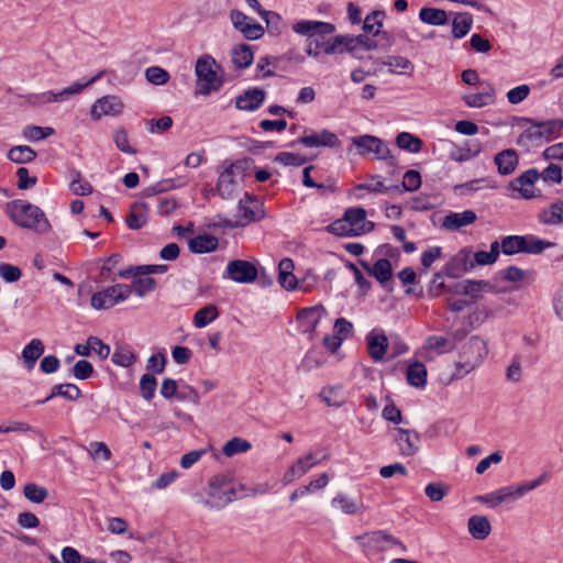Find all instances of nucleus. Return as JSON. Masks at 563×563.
I'll return each mask as SVG.
<instances>
[{
	"instance_id": "nucleus-16",
	"label": "nucleus",
	"mask_w": 563,
	"mask_h": 563,
	"mask_svg": "<svg viewBox=\"0 0 563 563\" xmlns=\"http://www.w3.org/2000/svg\"><path fill=\"white\" fill-rule=\"evenodd\" d=\"M388 345V338L382 330L374 329L366 335L367 352L375 362L384 358Z\"/></svg>"
},
{
	"instance_id": "nucleus-41",
	"label": "nucleus",
	"mask_w": 563,
	"mask_h": 563,
	"mask_svg": "<svg viewBox=\"0 0 563 563\" xmlns=\"http://www.w3.org/2000/svg\"><path fill=\"white\" fill-rule=\"evenodd\" d=\"M563 220V201L556 200L549 209L543 210L540 213V221L545 224H560Z\"/></svg>"
},
{
	"instance_id": "nucleus-63",
	"label": "nucleus",
	"mask_w": 563,
	"mask_h": 563,
	"mask_svg": "<svg viewBox=\"0 0 563 563\" xmlns=\"http://www.w3.org/2000/svg\"><path fill=\"white\" fill-rule=\"evenodd\" d=\"M444 276H445V274L443 273V268L433 275L430 288L428 290V294L430 297L435 298V297H439L442 292H444V291L446 292L449 285H446L443 282Z\"/></svg>"
},
{
	"instance_id": "nucleus-20",
	"label": "nucleus",
	"mask_w": 563,
	"mask_h": 563,
	"mask_svg": "<svg viewBox=\"0 0 563 563\" xmlns=\"http://www.w3.org/2000/svg\"><path fill=\"white\" fill-rule=\"evenodd\" d=\"M318 307L302 308L297 313V321L299 322V330L301 333H308L309 339L313 336V332L320 322Z\"/></svg>"
},
{
	"instance_id": "nucleus-44",
	"label": "nucleus",
	"mask_w": 563,
	"mask_h": 563,
	"mask_svg": "<svg viewBox=\"0 0 563 563\" xmlns=\"http://www.w3.org/2000/svg\"><path fill=\"white\" fill-rule=\"evenodd\" d=\"M142 276L143 275L132 276L134 279L132 282V285L130 286L132 288V292H134L139 297H144L148 292L154 291L157 286L155 278L151 276Z\"/></svg>"
},
{
	"instance_id": "nucleus-58",
	"label": "nucleus",
	"mask_w": 563,
	"mask_h": 563,
	"mask_svg": "<svg viewBox=\"0 0 563 563\" xmlns=\"http://www.w3.org/2000/svg\"><path fill=\"white\" fill-rule=\"evenodd\" d=\"M366 210L362 207H352L345 210L343 218L351 228L360 227L366 219Z\"/></svg>"
},
{
	"instance_id": "nucleus-32",
	"label": "nucleus",
	"mask_w": 563,
	"mask_h": 563,
	"mask_svg": "<svg viewBox=\"0 0 563 563\" xmlns=\"http://www.w3.org/2000/svg\"><path fill=\"white\" fill-rule=\"evenodd\" d=\"M231 57L232 63L236 68L244 69L252 65L254 59V52L252 46L242 43L232 48Z\"/></svg>"
},
{
	"instance_id": "nucleus-46",
	"label": "nucleus",
	"mask_w": 563,
	"mask_h": 563,
	"mask_svg": "<svg viewBox=\"0 0 563 563\" xmlns=\"http://www.w3.org/2000/svg\"><path fill=\"white\" fill-rule=\"evenodd\" d=\"M233 175L231 174V170L224 169L218 179L217 183V191L223 199H229L233 196L234 192V179Z\"/></svg>"
},
{
	"instance_id": "nucleus-37",
	"label": "nucleus",
	"mask_w": 563,
	"mask_h": 563,
	"mask_svg": "<svg viewBox=\"0 0 563 563\" xmlns=\"http://www.w3.org/2000/svg\"><path fill=\"white\" fill-rule=\"evenodd\" d=\"M111 361L122 367H131L137 361V356L128 344L117 345Z\"/></svg>"
},
{
	"instance_id": "nucleus-49",
	"label": "nucleus",
	"mask_w": 563,
	"mask_h": 563,
	"mask_svg": "<svg viewBox=\"0 0 563 563\" xmlns=\"http://www.w3.org/2000/svg\"><path fill=\"white\" fill-rule=\"evenodd\" d=\"M252 448L247 440L242 438H232L222 448V452L225 456L231 457L239 453L247 452Z\"/></svg>"
},
{
	"instance_id": "nucleus-6",
	"label": "nucleus",
	"mask_w": 563,
	"mask_h": 563,
	"mask_svg": "<svg viewBox=\"0 0 563 563\" xmlns=\"http://www.w3.org/2000/svg\"><path fill=\"white\" fill-rule=\"evenodd\" d=\"M214 65L216 60L210 55L198 58L195 69L197 76L196 93L209 96L211 92L219 91L222 88L224 80L213 69Z\"/></svg>"
},
{
	"instance_id": "nucleus-45",
	"label": "nucleus",
	"mask_w": 563,
	"mask_h": 563,
	"mask_svg": "<svg viewBox=\"0 0 563 563\" xmlns=\"http://www.w3.org/2000/svg\"><path fill=\"white\" fill-rule=\"evenodd\" d=\"M55 133L51 126H38L34 124L25 125L22 131V136L31 142L42 141Z\"/></svg>"
},
{
	"instance_id": "nucleus-51",
	"label": "nucleus",
	"mask_w": 563,
	"mask_h": 563,
	"mask_svg": "<svg viewBox=\"0 0 563 563\" xmlns=\"http://www.w3.org/2000/svg\"><path fill=\"white\" fill-rule=\"evenodd\" d=\"M376 30L374 32V36L377 37L376 44L377 49H388L395 44V34L388 31L382 30L383 20L376 21Z\"/></svg>"
},
{
	"instance_id": "nucleus-34",
	"label": "nucleus",
	"mask_w": 563,
	"mask_h": 563,
	"mask_svg": "<svg viewBox=\"0 0 563 563\" xmlns=\"http://www.w3.org/2000/svg\"><path fill=\"white\" fill-rule=\"evenodd\" d=\"M45 346L40 339H33L29 344H26L22 351V357L24 360V364L29 369H32L36 361L44 353Z\"/></svg>"
},
{
	"instance_id": "nucleus-59",
	"label": "nucleus",
	"mask_w": 563,
	"mask_h": 563,
	"mask_svg": "<svg viewBox=\"0 0 563 563\" xmlns=\"http://www.w3.org/2000/svg\"><path fill=\"white\" fill-rule=\"evenodd\" d=\"M15 175L18 177L16 187L20 190L31 189L37 184V177L30 176L26 167H19Z\"/></svg>"
},
{
	"instance_id": "nucleus-54",
	"label": "nucleus",
	"mask_w": 563,
	"mask_h": 563,
	"mask_svg": "<svg viewBox=\"0 0 563 563\" xmlns=\"http://www.w3.org/2000/svg\"><path fill=\"white\" fill-rule=\"evenodd\" d=\"M352 143L357 148V153L365 156L372 152L373 145L378 143V137L369 134L358 135L352 139Z\"/></svg>"
},
{
	"instance_id": "nucleus-60",
	"label": "nucleus",
	"mask_w": 563,
	"mask_h": 563,
	"mask_svg": "<svg viewBox=\"0 0 563 563\" xmlns=\"http://www.w3.org/2000/svg\"><path fill=\"white\" fill-rule=\"evenodd\" d=\"M527 274L534 275V272H526L518 266L511 265L500 271L501 278L506 282L518 283L525 279Z\"/></svg>"
},
{
	"instance_id": "nucleus-61",
	"label": "nucleus",
	"mask_w": 563,
	"mask_h": 563,
	"mask_svg": "<svg viewBox=\"0 0 563 563\" xmlns=\"http://www.w3.org/2000/svg\"><path fill=\"white\" fill-rule=\"evenodd\" d=\"M260 15L265 20L271 34L275 35L280 33L282 18L278 13L273 11H260Z\"/></svg>"
},
{
	"instance_id": "nucleus-56",
	"label": "nucleus",
	"mask_w": 563,
	"mask_h": 563,
	"mask_svg": "<svg viewBox=\"0 0 563 563\" xmlns=\"http://www.w3.org/2000/svg\"><path fill=\"white\" fill-rule=\"evenodd\" d=\"M122 262V255L119 253L111 254L103 263L100 269V277L106 280L114 282L112 276L113 268Z\"/></svg>"
},
{
	"instance_id": "nucleus-35",
	"label": "nucleus",
	"mask_w": 563,
	"mask_h": 563,
	"mask_svg": "<svg viewBox=\"0 0 563 563\" xmlns=\"http://www.w3.org/2000/svg\"><path fill=\"white\" fill-rule=\"evenodd\" d=\"M148 207L146 203H134L132 206V211L126 216L125 222L129 229L131 230H140L142 229L146 222V211Z\"/></svg>"
},
{
	"instance_id": "nucleus-24",
	"label": "nucleus",
	"mask_w": 563,
	"mask_h": 563,
	"mask_svg": "<svg viewBox=\"0 0 563 563\" xmlns=\"http://www.w3.org/2000/svg\"><path fill=\"white\" fill-rule=\"evenodd\" d=\"M537 124L540 131L541 145L554 141L560 137L563 132V119L537 120Z\"/></svg>"
},
{
	"instance_id": "nucleus-50",
	"label": "nucleus",
	"mask_w": 563,
	"mask_h": 563,
	"mask_svg": "<svg viewBox=\"0 0 563 563\" xmlns=\"http://www.w3.org/2000/svg\"><path fill=\"white\" fill-rule=\"evenodd\" d=\"M23 495L27 500L41 504L48 497V490L35 483H27L23 488Z\"/></svg>"
},
{
	"instance_id": "nucleus-31",
	"label": "nucleus",
	"mask_w": 563,
	"mask_h": 563,
	"mask_svg": "<svg viewBox=\"0 0 563 563\" xmlns=\"http://www.w3.org/2000/svg\"><path fill=\"white\" fill-rule=\"evenodd\" d=\"M473 26V15L470 12L455 13L452 20V35L454 38L465 37Z\"/></svg>"
},
{
	"instance_id": "nucleus-47",
	"label": "nucleus",
	"mask_w": 563,
	"mask_h": 563,
	"mask_svg": "<svg viewBox=\"0 0 563 563\" xmlns=\"http://www.w3.org/2000/svg\"><path fill=\"white\" fill-rule=\"evenodd\" d=\"M325 230L336 236H357L361 234L360 230L351 228L344 218L333 221Z\"/></svg>"
},
{
	"instance_id": "nucleus-9",
	"label": "nucleus",
	"mask_w": 563,
	"mask_h": 563,
	"mask_svg": "<svg viewBox=\"0 0 563 563\" xmlns=\"http://www.w3.org/2000/svg\"><path fill=\"white\" fill-rule=\"evenodd\" d=\"M296 144H301L305 147H339L341 141L338 135L327 129L319 132H314L310 129H305L303 135L298 137L296 141L290 142L287 146L295 147Z\"/></svg>"
},
{
	"instance_id": "nucleus-30",
	"label": "nucleus",
	"mask_w": 563,
	"mask_h": 563,
	"mask_svg": "<svg viewBox=\"0 0 563 563\" xmlns=\"http://www.w3.org/2000/svg\"><path fill=\"white\" fill-rule=\"evenodd\" d=\"M428 371L422 362L415 361L407 367L406 378L410 386L423 388L427 385Z\"/></svg>"
},
{
	"instance_id": "nucleus-28",
	"label": "nucleus",
	"mask_w": 563,
	"mask_h": 563,
	"mask_svg": "<svg viewBox=\"0 0 563 563\" xmlns=\"http://www.w3.org/2000/svg\"><path fill=\"white\" fill-rule=\"evenodd\" d=\"M56 396H60L69 401H76L81 396V390L75 384H58L52 388V391L47 397L42 400H37L35 404L43 405Z\"/></svg>"
},
{
	"instance_id": "nucleus-53",
	"label": "nucleus",
	"mask_w": 563,
	"mask_h": 563,
	"mask_svg": "<svg viewBox=\"0 0 563 563\" xmlns=\"http://www.w3.org/2000/svg\"><path fill=\"white\" fill-rule=\"evenodd\" d=\"M308 161L309 158L307 156L290 152H280L274 158V162L283 164L284 166L295 167L302 166Z\"/></svg>"
},
{
	"instance_id": "nucleus-36",
	"label": "nucleus",
	"mask_w": 563,
	"mask_h": 563,
	"mask_svg": "<svg viewBox=\"0 0 563 563\" xmlns=\"http://www.w3.org/2000/svg\"><path fill=\"white\" fill-rule=\"evenodd\" d=\"M7 157L15 164H27L36 158V152L27 145H18L8 151Z\"/></svg>"
},
{
	"instance_id": "nucleus-15",
	"label": "nucleus",
	"mask_w": 563,
	"mask_h": 563,
	"mask_svg": "<svg viewBox=\"0 0 563 563\" xmlns=\"http://www.w3.org/2000/svg\"><path fill=\"white\" fill-rule=\"evenodd\" d=\"M123 110V103L117 96L99 98L91 107L90 114L93 120H100L103 115H119Z\"/></svg>"
},
{
	"instance_id": "nucleus-42",
	"label": "nucleus",
	"mask_w": 563,
	"mask_h": 563,
	"mask_svg": "<svg viewBox=\"0 0 563 563\" xmlns=\"http://www.w3.org/2000/svg\"><path fill=\"white\" fill-rule=\"evenodd\" d=\"M397 146L410 153H419L422 148L423 142L420 137L409 133L400 132L396 137Z\"/></svg>"
},
{
	"instance_id": "nucleus-2",
	"label": "nucleus",
	"mask_w": 563,
	"mask_h": 563,
	"mask_svg": "<svg viewBox=\"0 0 563 563\" xmlns=\"http://www.w3.org/2000/svg\"><path fill=\"white\" fill-rule=\"evenodd\" d=\"M292 31L308 37L306 53L309 56L318 57L321 52L327 54L332 37L325 38V36L335 32V25L323 21L300 20L292 24Z\"/></svg>"
},
{
	"instance_id": "nucleus-1",
	"label": "nucleus",
	"mask_w": 563,
	"mask_h": 563,
	"mask_svg": "<svg viewBox=\"0 0 563 563\" xmlns=\"http://www.w3.org/2000/svg\"><path fill=\"white\" fill-rule=\"evenodd\" d=\"M5 213L18 227L36 233H47L52 227L44 211L27 200L15 199L5 203Z\"/></svg>"
},
{
	"instance_id": "nucleus-25",
	"label": "nucleus",
	"mask_w": 563,
	"mask_h": 563,
	"mask_svg": "<svg viewBox=\"0 0 563 563\" xmlns=\"http://www.w3.org/2000/svg\"><path fill=\"white\" fill-rule=\"evenodd\" d=\"M358 48L355 37L352 34H340L332 36V43L327 49L328 55L332 54H354Z\"/></svg>"
},
{
	"instance_id": "nucleus-8",
	"label": "nucleus",
	"mask_w": 563,
	"mask_h": 563,
	"mask_svg": "<svg viewBox=\"0 0 563 563\" xmlns=\"http://www.w3.org/2000/svg\"><path fill=\"white\" fill-rule=\"evenodd\" d=\"M132 294L129 285L115 284L104 290L97 291L91 296V306L97 310L109 309L117 303L124 301Z\"/></svg>"
},
{
	"instance_id": "nucleus-21",
	"label": "nucleus",
	"mask_w": 563,
	"mask_h": 563,
	"mask_svg": "<svg viewBox=\"0 0 563 563\" xmlns=\"http://www.w3.org/2000/svg\"><path fill=\"white\" fill-rule=\"evenodd\" d=\"M494 163L500 175H510L516 170L519 164V156L514 148L503 150L495 155Z\"/></svg>"
},
{
	"instance_id": "nucleus-52",
	"label": "nucleus",
	"mask_w": 563,
	"mask_h": 563,
	"mask_svg": "<svg viewBox=\"0 0 563 563\" xmlns=\"http://www.w3.org/2000/svg\"><path fill=\"white\" fill-rule=\"evenodd\" d=\"M156 388H157V380L153 374L146 373V374L142 375V377L140 379V391H141V396L145 400L150 401L153 399Z\"/></svg>"
},
{
	"instance_id": "nucleus-3",
	"label": "nucleus",
	"mask_w": 563,
	"mask_h": 563,
	"mask_svg": "<svg viewBox=\"0 0 563 563\" xmlns=\"http://www.w3.org/2000/svg\"><path fill=\"white\" fill-rule=\"evenodd\" d=\"M486 355V342L477 335L471 336L462 347V352L460 353L461 360L456 362V369L452 374L451 379L463 378L466 374L479 366Z\"/></svg>"
},
{
	"instance_id": "nucleus-39",
	"label": "nucleus",
	"mask_w": 563,
	"mask_h": 563,
	"mask_svg": "<svg viewBox=\"0 0 563 563\" xmlns=\"http://www.w3.org/2000/svg\"><path fill=\"white\" fill-rule=\"evenodd\" d=\"M421 186L420 173L415 169H409L405 173L404 179L400 185H393L394 191L401 194L405 191H416Z\"/></svg>"
},
{
	"instance_id": "nucleus-40",
	"label": "nucleus",
	"mask_w": 563,
	"mask_h": 563,
	"mask_svg": "<svg viewBox=\"0 0 563 563\" xmlns=\"http://www.w3.org/2000/svg\"><path fill=\"white\" fill-rule=\"evenodd\" d=\"M526 238L525 235H508L501 240V252L505 255H514L525 253Z\"/></svg>"
},
{
	"instance_id": "nucleus-17",
	"label": "nucleus",
	"mask_w": 563,
	"mask_h": 563,
	"mask_svg": "<svg viewBox=\"0 0 563 563\" xmlns=\"http://www.w3.org/2000/svg\"><path fill=\"white\" fill-rule=\"evenodd\" d=\"M518 124L523 126L530 124L523 132L517 137L516 144L521 147L529 146H541L540 131L537 124V120L531 118H519Z\"/></svg>"
},
{
	"instance_id": "nucleus-55",
	"label": "nucleus",
	"mask_w": 563,
	"mask_h": 563,
	"mask_svg": "<svg viewBox=\"0 0 563 563\" xmlns=\"http://www.w3.org/2000/svg\"><path fill=\"white\" fill-rule=\"evenodd\" d=\"M449 486L441 482H434L426 486L424 494L431 501H440L449 494Z\"/></svg>"
},
{
	"instance_id": "nucleus-4",
	"label": "nucleus",
	"mask_w": 563,
	"mask_h": 563,
	"mask_svg": "<svg viewBox=\"0 0 563 563\" xmlns=\"http://www.w3.org/2000/svg\"><path fill=\"white\" fill-rule=\"evenodd\" d=\"M103 75H104V70H101L96 76L88 79L87 81H85L82 84L79 81H76L71 86L64 88L59 92L45 91L42 93H27V95H22V93L15 92L14 96L16 98L23 99L24 102L31 107H40V106H43L46 103L59 102V101L66 100L68 97L73 96V95L80 93L86 87H88L89 85H91V84L96 82L97 80H99L100 78H102Z\"/></svg>"
},
{
	"instance_id": "nucleus-48",
	"label": "nucleus",
	"mask_w": 563,
	"mask_h": 563,
	"mask_svg": "<svg viewBox=\"0 0 563 563\" xmlns=\"http://www.w3.org/2000/svg\"><path fill=\"white\" fill-rule=\"evenodd\" d=\"M525 238H526L525 253H527V254H533V255L541 254L547 249L553 247L555 245V243H553V242L539 239L532 234H527V235H525Z\"/></svg>"
},
{
	"instance_id": "nucleus-14",
	"label": "nucleus",
	"mask_w": 563,
	"mask_h": 563,
	"mask_svg": "<svg viewBox=\"0 0 563 563\" xmlns=\"http://www.w3.org/2000/svg\"><path fill=\"white\" fill-rule=\"evenodd\" d=\"M394 440L399 448V452L402 456H413L419 451L420 435L417 431L396 428Z\"/></svg>"
},
{
	"instance_id": "nucleus-5",
	"label": "nucleus",
	"mask_w": 563,
	"mask_h": 563,
	"mask_svg": "<svg viewBox=\"0 0 563 563\" xmlns=\"http://www.w3.org/2000/svg\"><path fill=\"white\" fill-rule=\"evenodd\" d=\"M547 476V473H543L534 481L527 482L518 486H505L489 494L478 495L475 497V500L482 504H486L492 508H495L501 503L516 499L518 497H521L526 493L536 489L545 481Z\"/></svg>"
},
{
	"instance_id": "nucleus-7",
	"label": "nucleus",
	"mask_w": 563,
	"mask_h": 563,
	"mask_svg": "<svg viewBox=\"0 0 563 563\" xmlns=\"http://www.w3.org/2000/svg\"><path fill=\"white\" fill-rule=\"evenodd\" d=\"M355 540L367 555L385 552L393 547L400 548L402 552L407 551L406 545L400 540L383 530L366 532L355 537Z\"/></svg>"
},
{
	"instance_id": "nucleus-26",
	"label": "nucleus",
	"mask_w": 563,
	"mask_h": 563,
	"mask_svg": "<svg viewBox=\"0 0 563 563\" xmlns=\"http://www.w3.org/2000/svg\"><path fill=\"white\" fill-rule=\"evenodd\" d=\"M467 529L475 540H485L492 531V525L486 516L474 515L467 520Z\"/></svg>"
},
{
	"instance_id": "nucleus-19",
	"label": "nucleus",
	"mask_w": 563,
	"mask_h": 563,
	"mask_svg": "<svg viewBox=\"0 0 563 563\" xmlns=\"http://www.w3.org/2000/svg\"><path fill=\"white\" fill-rule=\"evenodd\" d=\"M540 178V173L537 168H530L519 175L515 180L510 183V187L514 190H518L521 194V197L525 199H531L537 197L533 190L528 188H522L523 186H533L534 183Z\"/></svg>"
},
{
	"instance_id": "nucleus-27",
	"label": "nucleus",
	"mask_w": 563,
	"mask_h": 563,
	"mask_svg": "<svg viewBox=\"0 0 563 563\" xmlns=\"http://www.w3.org/2000/svg\"><path fill=\"white\" fill-rule=\"evenodd\" d=\"M219 241L214 235L200 234L188 241V249L194 254H205L217 250Z\"/></svg>"
},
{
	"instance_id": "nucleus-62",
	"label": "nucleus",
	"mask_w": 563,
	"mask_h": 563,
	"mask_svg": "<svg viewBox=\"0 0 563 563\" xmlns=\"http://www.w3.org/2000/svg\"><path fill=\"white\" fill-rule=\"evenodd\" d=\"M22 276L20 267L9 264L0 263V277L7 283H15Z\"/></svg>"
},
{
	"instance_id": "nucleus-11",
	"label": "nucleus",
	"mask_w": 563,
	"mask_h": 563,
	"mask_svg": "<svg viewBox=\"0 0 563 563\" xmlns=\"http://www.w3.org/2000/svg\"><path fill=\"white\" fill-rule=\"evenodd\" d=\"M473 268H475V263L472 261V249L463 247L446 262L443 273L449 278H459Z\"/></svg>"
},
{
	"instance_id": "nucleus-18",
	"label": "nucleus",
	"mask_w": 563,
	"mask_h": 563,
	"mask_svg": "<svg viewBox=\"0 0 563 563\" xmlns=\"http://www.w3.org/2000/svg\"><path fill=\"white\" fill-rule=\"evenodd\" d=\"M265 91L261 88H250L235 99V107L242 111H255L265 100Z\"/></svg>"
},
{
	"instance_id": "nucleus-10",
	"label": "nucleus",
	"mask_w": 563,
	"mask_h": 563,
	"mask_svg": "<svg viewBox=\"0 0 563 563\" xmlns=\"http://www.w3.org/2000/svg\"><path fill=\"white\" fill-rule=\"evenodd\" d=\"M222 278L231 279L239 284H251L258 278V269L250 261L232 260L228 263Z\"/></svg>"
},
{
	"instance_id": "nucleus-43",
	"label": "nucleus",
	"mask_w": 563,
	"mask_h": 563,
	"mask_svg": "<svg viewBox=\"0 0 563 563\" xmlns=\"http://www.w3.org/2000/svg\"><path fill=\"white\" fill-rule=\"evenodd\" d=\"M319 397L322 401H324L329 407H341L345 398L343 396L341 387L335 386H327L323 387L319 394Z\"/></svg>"
},
{
	"instance_id": "nucleus-38",
	"label": "nucleus",
	"mask_w": 563,
	"mask_h": 563,
	"mask_svg": "<svg viewBox=\"0 0 563 563\" xmlns=\"http://www.w3.org/2000/svg\"><path fill=\"white\" fill-rule=\"evenodd\" d=\"M218 317V307L213 303H209L196 311L192 322L196 328H205Z\"/></svg>"
},
{
	"instance_id": "nucleus-23",
	"label": "nucleus",
	"mask_w": 563,
	"mask_h": 563,
	"mask_svg": "<svg viewBox=\"0 0 563 563\" xmlns=\"http://www.w3.org/2000/svg\"><path fill=\"white\" fill-rule=\"evenodd\" d=\"M294 261L289 257H284L278 264V283L286 290L299 289L298 280L294 275Z\"/></svg>"
},
{
	"instance_id": "nucleus-64",
	"label": "nucleus",
	"mask_w": 563,
	"mask_h": 563,
	"mask_svg": "<svg viewBox=\"0 0 563 563\" xmlns=\"http://www.w3.org/2000/svg\"><path fill=\"white\" fill-rule=\"evenodd\" d=\"M371 153H374L378 159H386L389 166L397 165L396 157L391 155L389 147L380 139H378V143L373 145Z\"/></svg>"
},
{
	"instance_id": "nucleus-29",
	"label": "nucleus",
	"mask_w": 563,
	"mask_h": 563,
	"mask_svg": "<svg viewBox=\"0 0 563 563\" xmlns=\"http://www.w3.org/2000/svg\"><path fill=\"white\" fill-rule=\"evenodd\" d=\"M167 269L168 266L165 264L130 265L125 269H120L117 275L122 278H130L131 276L164 274Z\"/></svg>"
},
{
	"instance_id": "nucleus-33",
	"label": "nucleus",
	"mask_w": 563,
	"mask_h": 563,
	"mask_svg": "<svg viewBox=\"0 0 563 563\" xmlns=\"http://www.w3.org/2000/svg\"><path fill=\"white\" fill-rule=\"evenodd\" d=\"M419 19L423 23L434 26L445 25L449 21L445 10L433 7H423L419 11Z\"/></svg>"
},
{
	"instance_id": "nucleus-22",
	"label": "nucleus",
	"mask_w": 563,
	"mask_h": 563,
	"mask_svg": "<svg viewBox=\"0 0 563 563\" xmlns=\"http://www.w3.org/2000/svg\"><path fill=\"white\" fill-rule=\"evenodd\" d=\"M477 216L473 210H464L463 212H450L442 221V228L449 231H456L462 227L472 224L476 221Z\"/></svg>"
},
{
	"instance_id": "nucleus-12",
	"label": "nucleus",
	"mask_w": 563,
	"mask_h": 563,
	"mask_svg": "<svg viewBox=\"0 0 563 563\" xmlns=\"http://www.w3.org/2000/svg\"><path fill=\"white\" fill-rule=\"evenodd\" d=\"M238 209L239 216L236 220L238 222H242V227L260 221L265 216L262 203L256 197L251 196L249 192H245L244 200L239 201Z\"/></svg>"
},
{
	"instance_id": "nucleus-13",
	"label": "nucleus",
	"mask_w": 563,
	"mask_h": 563,
	"mask_svg": "<svg viewBox=\"0 0 563 563\" xmlns=\"http://www.w3.org/2000/svg\"><path fill=\"white\" fill-rule=\"evenodd\" d=\"M358 263L367 272L368 275L373 276L387 291H391L393 288L388 286L393 278V266L388 258H379L374 265H369L366 261L360 260Z\"/></svg>"
},
{
	"instance_id": "nucleus-57",
	"label": "nucleus",
	"mask_w": 563,
	"mask_h": 563,
	"mask_svg": "<svg viewBox=\"0 0 563 563\" xmlns=\"http://www.w3.org/2000/svg\"><path fill=\"white\" fill-rule=\"evenodd\" d=\"M145 77L153 85H164L170 78L168 71L158 66L148 67L145 70Z\"/></svg>"
}]
</instances>
